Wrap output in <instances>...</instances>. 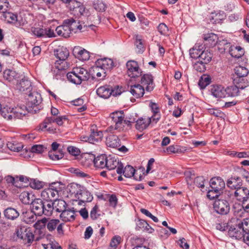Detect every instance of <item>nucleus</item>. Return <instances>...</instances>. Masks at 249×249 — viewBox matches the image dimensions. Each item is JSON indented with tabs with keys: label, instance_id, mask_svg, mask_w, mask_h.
Masks as SVG:
<instances>
[{
	"label": "nucleus",
	"instance_id": "79ce46f5",
	"mask_svg": "<svg viewBox=\"0 0 249 249\" xmlns=\"http://www.w3.org/2000/svg\"><path fill=\"white\" fill-rule=\"evenodd\" d=\"M14 113L15 114V119H21L25 116L29 111L26 107H17L13 108Z\"/></svg>",
	"mask_w": 249,
	"mask_h": 249
},
{
	"label": "nucleus",
	"instance_id": "4be33fe9",
	"mask_svg": "<svg viewBox=\"0 0 249 249\" xmlns=\"http://www.w3.org/2000/svg\"><path fill=\"white\" fill-rule=\"evenodd\" d=\"M32 205V211L36 215H41L44 213V202L40 199H34L31 203Z\"/></svg>",
	"mask_w": 249,
	"mask_h": 249
},
{
	"label": "nucleus",
	"instance_id": "6e6552de",
	"mask_svg": "<svg viewBox=\"0 0 249 249\" xmlns=\"http://www.w3.org/2000/svg\"><path fill=\"white\" fill-rule=\"evenodd\" d=\"M126 66L127 69V73L129 77L135 78L142 75V71L136 61H128L126 63Z\"/></svg>",
	"mask_w": 249,
	"mask_h": 249
},
{
	"label": "nucleus",
	"instance_id": "a211bd4d",
	"mask_svg": "<svg viewBox=\"0 0 249 249\" xmlns=\"http://www.w3.org/2000/svg\"><path fill=\"white\" fill-rule=\"evenodd\" d=\"M91 193L84 189H80L79 193H76V198L79 200L78 204L82 205V203L91 202L93 199Z\"/></svg>",
	"mask_w": 249,
	"mask_h": 249
},
{
	"label": "nucleus",
	"instance_id": "de8ad7c7",
	"mask_svg": "<svg viewBox=\"0 0 249 249\" xmlns=\"http://www.w3.org/2000/svg\"><path fill=\"white\" fill-rule=\"evenodd\" d=\"M7 146L9 149L14 152H19L23 148V145L16 141H10L7 143Z\"/></svg>",
	"mask_w": 249,
	"mask_h": 249
},
{
	"label": "nucleus",
	"instance_id": "393cba45",
	"mask_svg": "<svg viewBox=\"0 0 249 249\" xmlns=\"http://www.w3.org/2000/svg\"><path fill=\"white\" fill-rule=\"evenodd\" d=\"M203 39L205 45L212 47L218 43V37L216 34L209 33L204 35Z\"/></svg>",
	"mask_w": 249,
	"mask_h": 249
},
{
	"label": "nucleus",
	"instance_id": "052dcab7",
	"mask_svg": "<svg viewBox=\"0 0 249 249\" xmlns=\"http://www.w3.org/2000/svg\"><path fill=\"white\" fill-rule=\"evenodd\" d=\"M207 109L208 113L210 114L213 115L215 117L220 118L221 119H224L225 117H226L225 114L218 109L214 108H207Z\"/></svg>",
	"mask_w": 249,
	"mask_h": 249
},
{
	"label": "nucleus",
	"instance_id": "8fccbe9b",
	"mask_svg": "<svg viewBox=\"0 0 249 249\" xmlns=\"http://www.w3.org/2000/svg\"><path fill=\"white\" fill-rule=\"evenodd\" d=\"M136 229L138 231L142 230L149 232H152V231H153V229L151 228L147 222L142 219L139 220L137 224Z\"/></svg>",
	"mask_w": 249,
	"mask_h": 249
},
{
	"label": "nucleus",
	"instance_id": "f257e3e1",
	"mask_svg": "<svg viewBox=\"0 0 249 249\" xmlns=\"http://www.w3.org/2000/svg\"><path fill=\"white\" fill-rule=\"evenodd\" d=\"M124 114L123 111H116L112 113L110 115V118L111 119L114 125H111L108 128V130L112 132L113 130H117L121 131L123 130L124 126V124H125L128 126L131 127L132 124L135 122V119L133 118H126L124 120Z\"/></svg>",
	"mask_w": 249,
	"mask_h": 249
},
{
	"label": "nucleus",
	"instance_id": "1a4fd4ad",
	"mask_svg": "<svg viewBox=\"0 0 249 249\" xmlns=\"http://www.w3.org/2000/svg\"><path fill=\"white\" fill-rule=\"evenodd\" d=\"M135 169L131 165H128L126 166L124 168L123 164L120 165V167H119L117 168V173L118 174L121 175L123 174V175L127 178H130L132 177H134V178L137 180H141L142 178V176L140 175L139 178H138L136 175H135Z\"/></svg>",
	"mask_w": 249,
	"mask_h": 249
},
{
	"label": "nucleus",
	"instance_id": "20e7f679",
	"mask_svg": "<svg viewBox=\"0 0 249 249\" xmlns=\"http://www.w3.org/2000/svg\"><path fill=\"white\" fill-rule=\"evenodd\" d=\"M28 97L27 98V105L30 109V111H33L36 113L39 110L37 107L41 103L42 98L40 93L36 91H30L28 93Z\"/></svg>",
	"mask_w": 249,
	"mask_h": 249
},
{
	"label": "nucleus",
	"instance_id": "c03bdc74",
	"mask_svg": "<svg viewBox=\"0 0 249 249\" xmlns=\"http://www.w3.org/2000/svg\"><path fill=\"white\" fill-rule=\"evenodd\" d=\"M75 69L76 73L78 74L79 79H80L81 82L82 81H87L89 77V74L88 71L81 67L74 68Z\"/></svg>",
	"mask_w": 249,
	"mask_h": 249
},
{
	"label": "nucleus",
	"instance_id": "7ed1b4c3",
	"mask_svg": "<svg viewBox=\"0 0 249 249\" xmlns=\"http://www.w3.org/2000/svg\"><path fill=\"white\" fill-rule=\"evenodd\" d=\"M67 120L68 118L66 116H62L57 118L52 116L48 117L45 118L43 123L40 125V129L42 130L46 129L51 133H54L55 132L56 128L50 126L52 123L55 122L58 125H62L64 121Z\"/></svg>",
	"mask_w": 249,
	"mask_h": 249
},
{
	"label": "nucleus",
	"instance_id": "dca6fc26",
	"mask_svg": "<svg viewBox=\"0 0 249 249\" xmlns=\"http://www.w3.org/2000/svg\"><path fill=\"white\" fill-rule=\"evenodd\" d=\"M234 196L238 201L245 204L249 198V190L246 187H240L235 191Z\"/></svg>",
	"mask_w": 249,
	"mask_h": 249
},
{
	"label": "nucleus",
	"instance_id": "cd10ccee",
	"mask_svg": "<svg viewBox=\"0 0 249 249\" xmlns=\"http://www.w3.org/2000/svg\"><path fill=\"white\" fill-rule=\"evenodd\" d=\"M227 185L231 189L236 190L242 185V180L239 177H231L228 180Z\"/></svg>",
	"mask_w": 249,
	"mask_h": 249
},
{
	"label": "nucleus",
	"instance_id": "09e8293b",
	"mask_svg": "<svg viewBox=\"0 0 249 249\" xmlns=\"http://www.w3.org/2000/svg\"><path fill=\"white\" fill-rule=\"evenodd\" d=\"M229 52L230 54L235 58H240L244 53V50L240 46L231 47Z\"/></svg>",
	"mask_w": 249,
	"mask_h": 249
},
{
	"label": "nucleus",
	"instance_id": "49530a36",
	"mask_svg": "<svg viewBox=\"0 0 249 249\" xmlns=\"http://www.w3.org/2000/svg\"><path fill=\"white\" fill-rule=\"evenodd\" d=\"M203 47L202 45H196L189 51L190 57L194 59L199 58L200 53H201Z\"/></svg>",
	"mask_w": 249,
	"mask_h": 249
},
{
	"label": "nucleus",
	"instance_id": "9b49d317",
	"mask_svg": "<svg viewBox=\"0 0 249 249\" xmlns=\"http://www.w3.org/2000/svg\"><path fill=\"white\" fill-rule=\"evenodd\" d=\"M213 208L217 213L220 214H227L230 209L229 202L224 199L215 200L213 204Z\"/></svg>",
	"mask_w": 249,
	"mask_h": 249
},
{
	"label": "nucleus",
	"instance_id": "338daca9",
	"mask_svg": "<svg viewBox=\"0 0 249 249\" xmlns=\"http://www.w3.org/2000/svg\"><path fill=\"white\" fill-rule=\"evenodd\" d=\"M221 194V192L211 188L207 191V197L210 200H213L218 197Z\"/></svg>",
	"mask_w": 249,
	"mask_h": 249
},
{
	"label": "nucleus",
	"instance_id": "774afa93",
	"mask_svg": "<svg viewBox=\"0 0 249 249\" xmlns=\"http://www.w3.org/2000/svg\"><path fill=\"white\" fill-rule=\"evenodd\" d=\"M134 37L135 39V44L137 48L142 51L144 48V44L142 40V36L139 35H135Z\"/></svg>",
	"mask_w": 249,
	"mask_h": 249
},
{
	"label": "nucleus",
	"instance_id": "6e6d98bb",
	"mask_svg": "<svg viewBox=\"0 0 249 249\" xmlns=\"http://www.w3.org/2000/svg\"><path fill=\"white\" fill-rule=\"evenodd\" d=\"M31 195L28 192L24 191L19 195V199L22 203L24 204H30L34 201L33 198H30Z\"/></svg>",
	"mask_w": 249,
	"mask_h": 249
},
{
	"label": "nucleus",
	"instance_id": "7c9ffc66",
	"mask_svg": "<svg viewBox=\"0 0 249 249\" xmlns=\"http://www.w3.org/2000/svg\"><path fill=\"white\" fill-rule=\"evenodd\" d=\"M151 123V119L141 118L136 121V128L140 131L146 129Z\"/></svg>",
	"mask_w": 249,
	"mask_h": 249
},
{
	"label": "nucleus",
	"instance_id": "58836bf2",
	"mask_svg": "<svg viewBox=\"0 0 249 249\" xmlns=\"http://www.w3.org/2000/svg\"><path fill=\"white\" fill-rule=\"evenodd\" d=\"M4 17L8 22L14 24L17 27L20 26L21 23L18 20V16L16 14L11 12H7L4 14Z\"/></svg>",
	"mask_w": 249,
	"mask_h": 249
},
{
	"label": "nucleus",
	"instance_id": "4468645a",
	"mask_svg": "<svg viewBox=\"0 0 249 249\" xmlns=\"http://www.w3.org/2000/svg\"><path fill=\"white\" fill-rule=\"evenodd\" d=\"M96 69L98 71L100 69L110 70L114 67V62L111 59L104 58L98 59L95 62Z\"/></svg>",
	"mask_w": 249,
	"mask_h": 249
},
{
	"label": "nucleus",
	"instance_id": "aec40b11",
	"mask_svg": "<svg viewBox=\"0 0 249 249\" xmlns=\"http://www.w3.org/2000/svg\"><path fill=\"white\" fill-rule=\"evenodd\" d=\"M17 89L21 92L28 94L32 90L31 82L28 79L23 78L17 84Z\"/></svg>",
	"mask_w": 249,
	"mask_h": 249
},
{
	"label": "nucleus",
	"instance_id": "603ef678",
	"mask_svg": "<svg viewBox=\"0 0 249 249\" xmlns=\"http://www.w3.org/2000/svg\"><path fill=\"white\" fill-rule=\"evenodd\" d=\"M211 82V78L210 75L203 74L200 78L198 81V85L200 89H205L206 86L209 85Z\"/></svg>",
	"mask_w": 249,
	"mask_h": 249
},
{
	"label": "nucleus",
	"instance_id": "2f4dec72",
	"mask_svg": "<svg viewBox=\"0 0 249 249\" xmlns=\"http://www.w3.org/2000/svg\"><path fill=\"white\" fill-rule=\"evenodd\" d=\"M244 87L243 86H237L235 85H231L229 87H227L226 89H225V95L226 97H235L238 95L239 89H244Z\"/></svg>",
	"mask_w": 249,
	"mask_h": 249
},
{
	"label": "nucleus",
	"instance_id": "f3484780",
	"mask_svg": "<svg viewBox=\"0 0 249 249\" xmlns=\"http://www.w3.org/2000/svg\"><path fill=\"white\" fill-rule=\"evenodd\" d=\"M69 67L68 66L64 67V65H61L60 63H54V66L52 70L53 77L57 80L62 79L66 74V70Z\"/></svg>",
	"mask_w": 249,
	"mask_h": 249
},
{
	"label": "nucleus",
	"instance_id": "c756f323",
	"mask_svg": "<svg viewBox=\"0 0 249 249\" xmlns=\"http://www.w3.org/2000/svg\"><path fill=\"white\" fill-rule=\"evenodd\" d=\"M107 145L111 147L118 148L121 146L120 140L115 135H109L106 139Z\"/></svg>",
	"mask_w": 249,
	"mask_h": 249
},
{
	"label": "nucleus",
	"instance_id": "c85d7f7f",
	"mask_svg": "<svg viewBox=\"0 0 249 249\" xmlns=\"http://www.w3.org/2000/svg\"><path fill=\"white\" fill-rule=\"evenodd\" d=\"M212 94L215 98L226 97L225 89L220 85H214L211 89Z\"/></svg>",
	"mask_w": 249,
	"mask_h": 249
},
{
	"label": "nucleus",
	"instance_id": "f8f14e48",
	"mask_svg": "<svg viewBox=\"0 0 249 249\" xmlns=\"http://www.w3.org/2000/svg\"><path fill=\"white\" fill-rule=\"evenodd\" d=\"M31 31L35 36L38 37L55 36L53 30L49 28H46L43 27H32Z\"/></svg>",
	"mask_w": 249,
	"mask_h": 249
},
{
	"label": "nucleus",
	"instance_id": "680f3d73",
	"mask_svg": "<svg viewBox=\"0 0 249 249\" xmlns=\"http://www.w3.org/2000/svg\"><path fill=\"white\" fill-rule=\"evenodd\" d=\"M239 228L242 229L244 233L249 232V218H245L239 223Z\"/></svg>",
	"mask_w": 249,
	"mask_h": 249
},
{
	"label": "nucleus",
	"instance_id": "0e129e2a",
	"mask_svg": "<svg viewBox=\"0 0 249 249\" xmlns=\"http://www.w3.org/2000/svg\"><path fill=\"white\" fill-rule=\"evenodd\" d=\"M206 64L204 62L198 60L195 62L193 65L194 69L197 71L202 72L206 70L205 65Z\"/></svg>",
	"mask_w": 249,
	"mask_h": 249
},
{
	"label": "nucleus",
	"instance_id": "13d9d810",
	"mask_svg": "<svg viewBox=\"0 0 249 249\" xmlns=\"http://www.w3.org/2000/svg\"><path fill=\"white\" fill-rule=\"evenodd\" d=\"M235 73L239 77H245L247 75L249 71L245 67L238 66L234 69Z\"/></svg>",
	"mask_w": 249,
	"mask_h": 249
},
{
	"label": "nucleus",
	"instance_id": "f704fd0d",
	"mask_svg": "<svg viewBox=\"0 0 249 249\" xmlns=\"http://www.w3.org/2000/svg\"><path fill=\"white\" fill-rule=\"evenodd\" d=\"M228 234L231 237H234L237 239H244V233L242 229L239 228V224L237 228L231 227L229 229Z\"/></svg>",
	"mask_w": 249,
	"mask_h": 249
},
{
	"label": "nucleus",
	"instance_id": "2eb2a0df",
	"mask_svg": "<svg viewBox=\"0 0 249 249\" xmlns=\"http://www.w3.org/2000/svg\"><path fill=\"white\" fill-rule=\"evenodd\" d=\"M209 185L211 189H215L221 193L225 187V181L219 177L212 178L210 180Z\"/></svg>",
	"mask_w": 249,
	"mask_h": 249
},
{
	"label": "nucleus",
	"instance_id": "e2e57ef3",
	"mask_svg": "<svg viewBox=\"0 0 249 249\" xmlns=\"http://www.w3.org/2000/svg\"><path fill=\"white\" fill-rule=\"evenodd\" d=\"M42 246L44 249H62L54 239L50 241L49 243L47 244H42Z\"/></svg>",
	"mask_w": 249,
	"mask_h": 249
},
{
	"label": "nucleus",
	"instance_id": "39448f33",
	"mask_svg": "<svg viewBox=\"0 0 249 249\" xmlns=\"http://www.w3.org/2000/svg\"><path fill=\"white\" fill-rule=\"evenodd\" d=\"M54 54L58 59L55 63H60L61 65L70 66V63L67 61L70 53L69 50L64 47H59L58 49L54 51Z\"/></svg>",
	"mask_w": 249,
	"mask_h": 249
},
{
	"label": "nucleus",
	"instance_id": "4d7b16f0",
	"mask_svg": "<svg viewBox=\"0 0 249 249\" xmlns=\"http://www.w3.org/2000/svg\"><path fill=\"white\" fill-rule=\"evenodd\" d=\"M194 184L197 187L200 188L203 192L207 191L205 189V185L207 182L203 177H197L194 180Z\"/></svg>",
	"mask_w": 249,
	"mask_h": 249
},
{
	"label": "nucleus",
	"instance_id": "b1692460",
	"mask_svg": "<svg viewBox=\"0 0 249 249\" xmlns=\"http://www.w3.org/2000/svg\"><path fill=\"white\" fill-rule=\"evenodd\" d=\"M144 88L140 84L130 86L129 91L134 97L139 98L142 97L144 94Z\"/></svg>",
	"mask_w": 249,
	"mask_h": 249
},
{
	"label": "nucleus",
	"instance_id": "37998d69",
	"mask_svg": "<svg viewBox=\"0 0 249 249\" xmlns=\"http://www.w3.org/2000/svg\"><path fill=\"white\" fill-rule=\"evenodd\" d=\"M75 53L76 57L81 61L88 60L90 57L89 52L84 49H75Z\"/></svg>",
	"mask_w": 249,
	"mask_h": 249
},
{
	"label": "nucleus",
	"instance_id": "5fc2aeb1",
	"mask_svg": "<svg viewBox=\"0 0 249 249\" xmlns=\"http://www.w3.org/2000/svg\"><path fill=\"white\" fill-rule=\"evenodd\" d=\"M43 209L44 211V213H43L44 214L47 216L51 215L53 213V210L54 209L53 202V201L44 202Z\"/></svg>",
	"mask_w": 249,
	"mask_h": 249
},
{
	"label": "nucleus",
	"instance_id": "423d86ee",
	"mask_svg": "<svg viewBox=\"0 0 249 249\" xmlns=\"http://www.w3.org/2000/svg\"><path fill=\"white\" fill-rule=\"evenodd\" d=\"M56 183H52L49 187L44 189L41 193V197L45 201L54 200L58 195V190L55 187Z\"/></svg>",
	"mask_w": 249,
	"mask_h": 249
},
{
	"label": "nucleus",
	"instance_id": "69168bd1",
	"mask_svg": "<svg viewBox=\"0 0 249 249\" xmlns=\"http://www.w3.org/2000/svg\"><path fill=\"white\" fill-rule=\"evenodd\" d=\"M47 218L44 217L40 220H37L34 224V227L36 230L44 229L47 225Z\"/></svg>",
	"mask_w": 249,
	"mask_h": 249
},
{
	"label": "nucleus",
	"instance_id": "5701e85b",
	"mask_svg": "<svg viewBox=\"0 0 249 249\" xmlns=\"http://www.w3.org/2000/svg\"><path fill=\"white\" fill-rule=\"evenodd\" d=\"M75 211L73 207L71 209H66L60 215V217L62 220L66 222L73 221L75 219Z\"/></svg>",
	"mask_w": 249,
	"mask_h": 249
},
{
	"label": "nucleus",
	"instance_id": "e433bc0d",
	"mask_svg": "<svg viewBox=\"0 0 249 249\" xmlns=\"http://www.w3.org/2000/svg\"><path fill=\"white\" fill-rule=\"evenodd\" d=\"M93 164L97 168H107V156L105 155H101L95 157Z\"/></svg>",
	"mask_w": 249,
	"mask_h": 249
},
{
	"label": "nucleus",
	"instance_id": "a19ab883",
	"mask_svg": "<svg viewBox=\"0 0 249 249\" xmlns=\"http://www.w3.org/2000/svg\"><path fill=\"white\" fill-rule=\"evenodd\" d=\"M3 76V78L9 82H13L18 77V73L10 69L5 70Z\"/></svg>",
	"mask_w": 249,
	"mask_h": 249
},
{
	"label": "nucleus",
	"instance_id": "6ab92c4d",
	"mask_svg": "<svg viewBox=\"0 0 249 249\" xmlns=\"http://www.w3.org/2000/svg\"><path fill=\"white\" fill-rule=\"evenodd\" d=\"M122 163L115 156L109 155L107 157V169L108 170L116 169L120 167Z\"/></svg>",
	"mask_w": 249,
	"mask_h": 249
},
{
	"label": "nucleus",
	"instance_id": "412c9836",
	"mask_svg": "<svg viewBox=\"0 0 249 249\" xmlns=\"http://www.w3.org/2000/svg\"><path fill=\"white\" fill-rule=\"evenodd\" d=\"M95 156L89 153H84L81 155L79 159L80 163L85 167H89L94 163Z\"/></svg>",
	"mask_w": 249,
	"mask_h": 249
},
{
	"label": "nucleus",
	"instance_id": "a878e982",
	"mask_svg": "<svg viewBox=\"0 0 249 249\" xmlns=\"http://www.w3.org/2000/svg\"><path fill=\"white\" fill-rule=\"evenodd\" d=\"M226 15L223 11H219L212 13L210 19L212 23L214 24L220 23L226 18Z\"/></svg>",
	"mask_w": 249,
	"mask_h": 249
},
{
	"label": "nucleus",
	"instance_id": "0eeeda50",
	"mask_svg": "<svg viewBox=\"0 0 249 249\" xmlns=\"http://www.w3.org/2000/svg\"><path fill=\"white\" fill-rule=\"evenodd\" d=\"M16 233L18 237L27 243L31 244L34 240L35 236L32 231L24 226L18 227Z\"/></svg>",
	"mask_w": 249,
	"mask_h": 249
},
{
	"label": "nucleus",
	"instance_id": "3c124183",
	"mask_svg": "<svg viewBox=\"0 0 249 249\" xmlns=\"http://www.w3.org/2000/svg\"><path fill=\"white\" fill-rule=\"evenodd\" d=\"M54 209L57 212H62L66 209L67 204L62 199L54 200L53 202Z\"/></svg>",
	"mask_w": 249,
	"mask_h": 249
},
{
	"label": "nucleus",
	"instance_id": "c9c22d12",
	"mask_svg": "<svg viewBox=\"0 0 249 249\" xmlns=\"http://www.w3.org/2000/svg\"><path fill=\"white\" fill-rule=\"evenodd\" d=\"M91 134L89 135V143H95V142H98L99 141H101L103 137L102 132L98 131L96 129L91 128L90 129Z\"/></svg>",
	"mask_w": 249,
	"mask_h": 249
},
{
	"label": "nucleus",
	"instance_id": "ea45409f",
	"mask_svg": "<svg viewBox=\"0 0 249 249\" xmlns=\"http://www.w3.org/2000/svg\"><path fill=\"white\" fill-rule=\"evenodd\" d=\"M75 3L76 4V6L75 7L73 5L72 7V10L75 14H77L78 16H89V11L83 5H80V3L77 1Z\"/></svg>",
	"mask_w": 249,
	"mask_h": 249
},
{
	"label": "nucleus",
	"instance_id": "9d476101",
	"mask_svg": "<svg viewBox=\"0 0 249 249\" xmlns=\"http://www.w3.org/2000/svg\"><path fill=\"white\" fill-rule=\"evenodd\" d=\"M63 226L64 223H60V220L58 219L47 218L46 227L50 232L54 231L56 228L57 232L59 234H63Z\"/></svg>",
	"mask_w": 249,
	"mask_h": 249
},
{
	"label": "nucleus",
	"instance_id": "bb28decb",
	"mask_svg": "<svg viewBox=\"0 0 249 249\" xmlns=\"http://www.w3.org/2000/svg\"><path fill=\"white\" fill-rule=\"evenodd\" d=\"M63 24H67L69 26L71 33V32L76 33L78 30L81 31L82 28V25L79 24V22H77L73 18L65 19Z\"/></svg>",
	"mask_w": 249,
	"mask_h": 249
},
{
	"label": "nucleus",
	"instance_id": "4c0bfd02",
	"mask_svg": "<svg viewBox=\"0 0 249 249\" xmlns=\"http://www.w3.org/2000/svg\"><path fill=\"white\" fill-rule=\"evenodd\" d=\"M3 213L5 218L12 220L18 218L19 215L18 211L12 207H9L6 209L4 211Z\"/></svg>",
	"mask_w": 249,
	"mask_h": 249
},
{
	"label": "nucleus",
	"instance_id": "473e14b6",
	"mask_svg": "<svg viewBox=\"0 0 249 249\" xmlns=\"http://www.w3.org/2000/svg\"><path fill=\"white\" fill-rule=\"evenodd\" d=\"M70 28L67 24H63L56 27L55 31L58 36L67 38L69 37L71 34Z\"/></svg>",
	"mask_w": 249,
	"mask_h": 249
},
{
	"label": "nucleus",
	"instance_id": "f03ea898",
	"mask_svg": "<svg viewBox=\"0 0 249 249\" xmlns=\"http://www.w3.org/2000/svg\"><path fill=\"white\" fill-rule=\"evenodd\" d=\"M122 87L115 86L114 87L110 85H105L98 88L96 90L97 94L101 97L107 99L111 95L116 96L122 93Z\"/></svg>",
	"mask_w": 249,
	"mask_h": 249
},
{
	"label": "nucleus",
	"instance_id": "ddd939ff",
	"mask_svg": "<svg viewBox=\"0 0 249 249\" xmlns=\"http://www.w3.org/2000/svg\"><path fill=\"white\" fill-rule=\"evenodd\" d=\"M140 84L143 86L147 91L153 90L155 87L153 76L151 74H144L141 77Z\"/></svg>",
	"mask_w": 249,
	"mask_h": 249
},
{
	"label": "nucleus",
	"instance_id": "bf43d9fd",
	"mask_svg": "<svg viewBox=\"0 0 249 249\" xmlns=\"http://www.w3.org/2000/svg\"><path fill=\"white\" fill-rule=\"evenodd\" d=\"M29 185L34 189L39 190L43 188L45 183L37 179L31 178Z\"/></svg>",
	"mask_w": 249,
	"mask_h": 249
},
{
	"label": "nucleus",
	"instance_id": "a18cd8bd",
	"mask_svg": "<svg viewBox=\"0 0 249 249\" xmlns=\"http://www.w3.org/2000/svg\"><path fill=\"white\" fill-rule=\"evenodd\" d=\"M75 71H76L75 69H74V68H73L71 71L67 73V77L68 80L70 82H71L73 84H76V85H79L82 82H81L80 79H79V77L78 74H77L75 73L76 72Z\"/></svg>",
	"mask_w": 249,
	"mask_h": 249
},
{
	"label": "nucleus",
	"instance_id": "864d4df0",
	"mask_svg": "<svg viewBox=\"0 0 249 249\" xmlns=\"http://www.w3.org/2000/svg\"><path fill=\"white\" fill-rule=\"evenodd\" d=\"M199 60L204 62V63L208 64L209 63L212 58V54L208 50H203L200 53Z\"/></svg>",
	"mask_w": 249,
	"mask_h": 249
},
{
	"label": "nucleus",
	"instance_id": "72a5a7b5",
	"mask_svg": "<svg viewBox=\"0 0 249 249\" xmlns=\"http://www.w3.org/2000/svg\"><path fill=\"white\" fill-rule=\"evenodd\" d=\"M0 114L3 118L8 120L15 119V114L14 113L13 108H11L7 106L3 108L1 107L0 110Z\"/></svg>",
	"mask_w": 249,
	"mask_h": 249
}]
</instances>
